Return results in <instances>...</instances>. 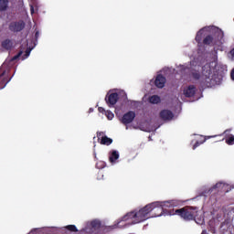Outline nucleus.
Masks as SVG:
<instances>
[{"instance_id":"32","label":"nucleus","mask_w":234,"mask_h":234,"mask_svg":"<svg viewBox=\"0 0 234 234\" xmlns=\"http://www.w3.org/2000/svg\"><path fill=\"white\" fill-rule=\"evenodd\" d=\"M228 133V130L224 132V133L226 134Z\"/></svg>"},{"instance_id":"20","label":"nucleus","mask_w":234,"mask_h":234,"mask_svg":"<svg viewBox=\"0 0 234 234\" xmlns=\"http://www.w3.org/2000/svg\"><path fill=\"white\" fill-rule=\"evenodd\" d=\"M223 186H224V183L218 182L216 185H214L212 187H210L208 192L213 193V191H215V189H220L221 187H223Z\"/></svg>"},{"instance_id":"12","label":"nucleus","mask_w":234,"mask_h":234,"mask_svg":"<svg viewBox=\"0 0 234 234\" xmlns=\"http://www.w3.org/2000/svg\"><path fill=\"white\" fill-rule=\"evenodd\" d=\"M175 117V114H173V112L169 111V110H163L160 112V118L162 120H173V118Z\"/></svg>"},{"instance_id":"27","label":"nucleus","mask_w":234,"mask_h":234,"mask_svg":"<svg viewBox=\"0 0 234 234\" xmlns=\"http://www.w3.org/2000/svg\"><path fill=\"white\" fill-rule=\"evenodd\" d=\"M22 54H23V51H19L17 55L12 58V61H16V59H18V58H21Z\"/></svg>"},{"instance_id":"22","label":"nucleus","mask_w":234,"mask_h":234,"mask_svg":"<svg viewBox=\"0 0 234 234\" xmlns=\"http://www.w3.org/2000/svg\"><path fill=\"white\" fill-rule=\"evenodd\" d=\"M209 138H211V137L206 136L205 139H204V141H202V142L197 141V142L195 143V144L193 145V150H195V149H197V147H199L200 145H202V144H204V142H206V140H209Z\"/></svg>"},{"instance_id":"4","label":"nucleus","mask_w":234,"mask_h":234,"mask_svg":"<svg viewBox=\"0 0 234 234\" xmlns=\"http://www.w3.org/2000/svg\"><path fill=\"white\" fill-rule=\"evenodd\" d=\"M175 213L169 212V215H178L184 220H194L198 215V208L193 207H185L179 209L174 210Z\"/></svg>"},{"instance_id":"26","label":"nucleus","mask_w":234,"mask_h":234,"mask_svg":"<svg viewBox=\"0 0 234 234\" xmlns=\"http://www.w3.org/2000/svg\"><path fill=\"white\" fill-rule=\"evenodd\" d=\"M229 58L234 61V48L229 52Z\"/></svg>"},{"instance_id":"14","label":"nucleus","mask_w":234,"mask_h":234,"mask_svg":"<svg viewBox=\"0 0 234 234\" xmlns=\"http://www.w3.org/2000/svg\"><path fill=\"white\" fill-rule=\"evenodd\" d=\"M1 47L2 48H5V50H12L14 42L10 38L5 39L1 42Z\"/></svg>"},{"instance_id":"31","label":"nucleus","mask_w":234,"mask_h":234,"mask_svg":"<svg viewBox=\"0 0 234 234\" xmlns=\"http://www.w3.org/2000/svg\"><path fill=\"white\" fill-rule=\"evenodd\" d=\"M201 234H206V230H203Z\"/></svg>"},{"instance_id":"5","label":"nucleus","mask_w":234,"mask_h":234,"mask_svg":"<svg viewBox=\"0 0 234 234\" xmlns=\"http://www.w3.org/2000/svg\"><path fill=\"white\" fill-rule=\"evenodd\" d=\"M118 100H120V95H118L116 92L107 94L105 97V101L108 107H114V105L118 103Z\"/></svg>"},{"instance_id":"18","label":"nucleus","mask_w":234,"mask_h":234,"mask_svg":"<svg viewBox=\"0 0 234 234\" xmlns=\"http://www.w3.org/2000/svg\"><path fill=\"white\" fill-rule=\"evenodd\" d=\"M9 3L10 1L8 0H0V12H6Z\"/></svg>"},{"instance_id":"16","label":"nucleus","mask_w":234,"mask_h":234,"mask_svg":"<svg viewBox=\"0 0 234 234\" xmlns=\"http://www.w3.org/2000/svg\"><path fill=\"white\" fill-rule=\"evenodd\" d=\"M118 158H120V153H118V151L112 150L110 152L109 161L111 164H116V160H118Z\"/></svg>"},{"instance_id":"13","label":"nucleus","mask_w":234,"mask_h":234,"mask_svg":"<svg viewBox=\"0 0 234 234\" xmlns=\"http://www.w3.org/2000/svg\"><path fill=\"white\" fill-rule=\"evenodd\" d=\"M28 234H52V230L48 228L34 229Z\"/></svg>"},{"instance_id":"7","label":"nucleus","mask_w":234,"mask_h":234,"mask_svg":"<svg viewBox=\"0 0 234 234\" xmlns=\"http://www.w3.org/2000/svg\"><path fill=\"white\" fill-rule=\"evenodd\" d=\"M3 67L4 66L0 68V90L5 89L10 81V79L8 76H6V69H5Z\"/></svg>"},{"instance_id":"30","label":"nucleus","mask_w":234,"mask_h":234,"mask_svg":"<svg viewBox=\"0 0 234 234\" xmlns=\"http://www.w3.org/2000/svg\"><path fill=\"white\" fill-rule=\"evenodd\" d=\"M31 14H34V7L31 6Z\"/></svg>"},{"instance_id":"19","label":"nucleus","mask_w":234,"mask_h":234,"mask_svg":"<svg viewBox=\"0 0 234 234\" xmlns=\"http://www.w3.org/2000/svg\"><path fill=\"white\" fill-rule=\"evenodd\" d=\"M204 36V31L203 29H200L196 36V41L197 43V45H200V43H202V37Z\"/></svg>"},{"instance_id":"1","label":"nucleus","mask_w":234,"mask_h":234,"mask_svg":"<svg viewBox=\"0 0 234 234\" xmlns=\"http://www.w3.org/2000/svg\"><path fill=\"white\" fill-rule=\"evenodd\" d=\"M176 206H178V201L176 200L155 201L147 204L141 209H134L126 213L112 226V229L123 228L125 225L122 224V222H127V220H131L133 225L145 222V220L151 218V213H153L152 217H162L165 212V207H176Z\"/></svg>"},{"instance_id":"23","label":"nucleus","mask_w":234,"mask_h":234,"mask_svg":"<svg viewBox=\"0 0 234 234\" xmlns=\"http://www.w3.org/2000/svg\"><path fill=\"white\" fill-rule=\"evenodd\" d=\"M30 52H32V48H27L25 51V55L23 57V59H27V58H28V56H30Z\"/></svg>"},{"instance_id":"29","label":"nucleus","mask_w":234,"mask_h":234,"mask_svg":"<svg viewBox=\"0 0 234 234\" xmlns=\"http://www.w3.org/2000/svg\"><path fill=\"white\" fill-rule=\"evenodd\" d=\"M35 37H36V39H37V37H39V31H36Z\"/></svg>"},{"instance_id":"25","label":"nucleus","mask_w":234,"mask_h":234,"mask_svg":"<svg viewBox=\"0 0 234 234\" xmlns=\"http://www.w3.org/2000/svg\"><path fill=\"white\" fill-rule=\"evenodd\" d=\"M106 116H107L108 120H112V118H114V113H112V112H111V111H107Z\"/></svg>"},{"instance_id":"2","label":"nucleus","mask_w":234,"mask_h":234,"mask_svg":"<svg viewBox=\"0 0 234 234\" xmlns=\"http://www.w3.org/2000/svg\"><path fill=\"white\" fill-rule=\"evenodd\" d=\"M191 76L195 81H199L201 87H213L217 83H220L222 79H216L211 69V64L207 63L202 67V74L200 71H192Z\"/></svg>"},{"instance_id":"11","label":"nucleus","mask_w":234,"mask_h":234,"mask_svg":"<svg viewBox=\"0 0 234 234\" xmlns=\"http://www.w3.org/2000/svg\"><path fill=\"white\" fill-rule=\"evenodd\" d=\"M165 81H166L165 77H164V75L162 74H158L155 77L154 85L158 89H164V87H165Z\"/></svg>"},{"instance_id":"17","label":"nucleus","mask_w":234,"mask_h":234,"mask_svg":"<svg viewBox=\"0 0 234 234\" xmlns=\"http://www.w3.org/2000/svg\"><path fill=\"white\" fill-rule=\"evenodd\" d=\"M148 101L153 103V105H158V103L162 101V99H160V96L158 95H152L149 97Z\"/></svg>"},{"instance_id":"28","label":"nucleus","mask_w":234,"mask_h":234,"mask_svg":"<svg viewBox=\"0 0 234 234\" xmlns=\"http://www.w3.org/2000/svg\"><path fill=\"white\" fill-rule=\"evenodd\" d=\"M99 112H105V109L103 107H99Z\"/></svg>"},{"instance_id":"24","label":"nucleus","mask_w":234,"mask_h":234,"mask_svg":"<svg viewBox=\"0 0 234 234\" xmlns=\"http://www.w3.org/2000/svg\"><path fill=\"white\" fill-rule=\"evenodd\" d=\"M216 36L218 37V40L220 41L224 37V33L222 31H218Z\"/></svg>"},{"instance_id":"10","label":"nucleus","mask_w":234,"mask_h":234,"mask_svg":"<svg viewBox=\"0 0 234 234\" xmlns=\"http://www.w3.org/2000/svg\"><path fill=\"white\" fill-rule=\"evenodd\" d=\"M183 92L186 98H193L197 94V87L195 85H189L184 89Z\"/></svg>"},{"instance_id":"15","label":"nucleus","mask_w":234,"mask_h":234,"mask_svg":"<svg viewBox=\"0 0 234 234\" xmlns=\"http://www.w3.org/2000/svg\"><path fill=\"white\" fill-rule=\"evenodd\" d=\"M216 44L217 42H215V37L212 35H208L203 39V45L211 47Z\"/></svg>"},{"instance_id":"3","label":"nucleus","mask_w":234,"mask_h":234,"mask_svg":"<svg viewBox=\"0 0 234 234\" xmlns=\"http://www.w3.org/2000/svg\"><path fill=\"white\" fill-rule=\"evenodd\" d=\"M101 229V221L100 219H93L88 221L85 227L78 230L76 225H68L60 229L61 234H98Z\"/></svg>"},{"instance_id":"9","label":"nucleus","mask_w":234,"mask_h":234,"mask_svg":"<svg viewBox=\"0 0 234 234\" xmlns=\"http://www.w3.org/2000/svg\"><path fill=\"white\" fill-rule=\"evenodd\" d=\"M103 134V132H97V138L99 141L101 140V145H111V144H112V139Z\"/></svg>"},{"instance_id":"21","label":"nucleus","mask_w":234,"mask_h":234,"mask_svg":"<svg viewBox=\"0 0 234 234\" xmlns=\"http://www.w3.org/2000/svg\"><path fill=\"white\" fill-rule=\"evenodd\" d=\"M225 142L228 145H234V135L230 134L228 138L225 139Z\"/></svg>"},{"instance_id":"6","label":"nucleus","mask_w":234,"mask_h":234,"mask_svg":"<svg viewBox=\"0 0 234 234\" xmlns=\"http://www.w3.org/2000/svg\"><path fill=\"white\" fill-rule=\"evenodd\" d=\"M25 21L20 20V21H16V22H11L9 24V30L11 32H21L22 30L25 29Z\"/></svg>"},{"instance_id":"8","label":"nucleus","mask_w":234,"mask_h":234,"mask_svg":"<svg viewBox=\"0 0 234 234\" xmlns=\"http://www.w3.org/2000/svg\"><path fill=\"white\" fill-rule=\"evenodd\" d=\"M134 118H136V113L133 111H130L123 114L122 118V123L124 125H129V123H133Z\"/></svg>"}]
</instances>
